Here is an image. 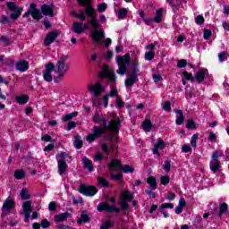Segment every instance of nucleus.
Wrapping results in <instances>:
<instances>
[{
	"label": "nucleus",
	"instance_id": "1",
	"mask_svg": "<svg viewBox=\"0 0 229 229\" xmlns=\"http://www.w3.org/2000/svg\"><path fill=\"white\" fill-rule=\"evenodd\" d=\"M118 69L116 71L117 74L120 76H124L126 71H128V64H130L131 72L128 75L125 81L126 87H131L134 83H137L139 74H140V70L139 69V60L137 58L131 60L130 54H125L123 56L117 55L115 57Z\"/></svg>",
	"mask_w": 229,
	"mask_h": 229
},
{
	"label": "nucleus",
	"instance_id": "2",
	"mask_svg": "<svg viewBox=\"0 0 229 229\" xmlns=\"http://www.w3.org/2000/svg\"><path fill=\"white\" fill-rule=\"evenodd\" d=\"M100 78L102 80L105 79L108 85H111V90L102 97V101L104 102V108H108V99H110V98H116V108H123L124 106V102L121 98V96H119V91L117 90V88L114 86L115 85V81L117 80L115 74H114L110 70H104L100 72Z\"/></svg>",
	"mask_w": 229,
	"mask_h": 229
},
{
	"label": "nucleus",
	"instance_id": "3",
	"mask_svg": "<svg viewBox=\"0 0 229 229\" xmlns=\"http://www.w3.org/2000/svg\"><path fill=\"white\" fill-rule=\"evenodd\" d=\"M80 4L84 6L86 10L84 11L88 17H90L91 20L89 23L92 26L93 30L91 31V38L96 46H99L101 40L105 38V34L99 26V22L96 19V10L90 4V0H77Z\"/></svg>",
	"mask_w": 229,
	"mask_h": 229
},
{
	"label": "nucleus",
	"instance_id": "4",
	"mask_svg": "<svg viewBox=\"0 0 229 229\" xmlns=\"http://www.w3.org/2000/svg\"><path fill=\"white\" fill-rule=\"evenodd\" d=\"M93 123L96 124H99L102 130L104 131H106V130H109L112 133H119V124H121V120H119V117H114L111 120L109 124H106V118L103 115V114L99 111H97L92 118Z\"/></svg>",
	"mask_w": 229,
	"mask_h": 229
},
{
	"label": "nucleus",
	"instance_id": "5",
	"mask_svg": "<svg viewBox=\"0 0 229 229\" xmlns=\"http://www.w3.org/2000/svg\"><path fill=\"white\" fill-rule=\"evenodd\" d=\"M88 90L92 94V103L93 106H97L99 108L101 106V96L102 92H105V87L101 84V82H97L95 84H89Z\"/></svg>",
	"mask_w": 229,
	"mask_h": 229
},
{
	"label": "nucleus",
	"instance_id": "6",
	"mask_svg": "<svg viewBox=\"0 0 229 229\" xmlns=\"http://www.w3.org/2000/svg\"><path fill=\"white\" fill-rule=\"evenodd\" d=\"M67 60V55H63L57 61L55 66H54V70L55 74H57V78H63V76L69 71L71 65L68 63H65Z\"/></svg>",
	"mask_w": 229,
	"mask_h": 229
},
{
	"label": "nucleus",
	"instance_id": "7",
	"mask_svg": "<svg viewBox=\"0 0 229 229\" xmlns=\"http://www.w3.org/2000/svg\"><path fill=\"white\" fill-rule=\"evenodd\" d=\"M98 212H116L119 214L121 209L115 208V199L111 198L107 202H100L98 206Z\"/></svg>",
	"mask_w": 229,
	"mask_h": 229
},
{
	"label": "nucleus",
	"instance_id": "8",
	"mask_svg": "<svg viewBox=\"0 0 229 229\" xmlns=\"http://www.w3.org/2000/svg\"><path fill=\"white\" fill-rule=\"evenodd\" d=\"M109 171H123V173L128 174V173H133L135 171V168H133V166H131L130 165H125L123 167V165H121V160L113 159L109 164Z\"/></svg>",
	"mask_w": 229,
	"mask_h": 229
},
{
	"label": "nucleus",
	"instance_id": "9",
	"mask_svg": "<svg viewBox=\"0 0 229 229\" xmlns=\"http://www.w3.org/2000/svg\"><path fill=\"white\" fill-rule=\"evenodd\" d=\"M223 157V152L215 151L211 157L209 163V168L212 171L213 174H217L221 171V161L219 157Z\"/></svg>",
	"mask_w": 229,
	"mask_h": 229
},
{
	"label": "nucleus",
	"instance_id": "10",
	"mask_svg": "<svg viewBox=\"0 0 229 229\" xmlns=\"http://www.w3.org/2000/svg\"><path fill=\"white\" fill-rule=\"evenodd\" d=\"M14 209L15 201H13V199H12L11 198H8L4 201V204L2 206V216H8V214H12Z\"/></svg>",
	"mask_w": 229,
	"mask_h": 229
},
{
	"label": "nucleus",
	"instance_id": "11",
	"mask_svg": "<svg viewBox=\"0 0 229 229\" xmlns=\"http://www.w3.org/2000/svg\"><path fill=\"white\" fill-rule=\"evenodd\" d=\"M30 15L36 21H40V19H42V13L37 9V4H30L29 10L23 14V17H30Z\"/></svg>",
	"mask_w": 229,
	"mask_h": 229
},
{
	"label": "nucleus",
	"instance_id": "12",
	"mask_svg": "<svg viewBox=\"0 0 229 229\" xmlns=\"http://www.w3.org/2000/svg\"><path fill=\"white\" fill-rule=\"evenodd\" d=\"M7 8L11 12H13V13H11V19H13V21H17V19L21 17V13H22V10H23L22 7L17 6L15 5L14 3H12V2L7 3Z\"/></svg>",
	"mask_w": 229,
	"mask_h": 229
},
{
	"label": "nucleus",
	"instance_id": "13",
	"mask_svg": "<svg viewBox=\"0 0 229 229\" xmlns=\"http://www.w3.org/2000/svg\"><path fill=\"white\" fill-rule=\"evenodd\" d=\"M133 199V195L130 191H123L121 194L120 207L122 210H128V203Z\"/></svg>",
	"mask_w": 229,
	"mask_h": 229
},
{
	"label": "nucleus",
	"instance_id": "14",
	"mask_svg": "<svg viewBox=\"0 0 229 229\" xmlns=\"http://www.w3.org/2000/svg\"><path fill=\"white\" fill-rule=\"evenodd\" d=\"M53 71L55 72V64L53 63H48L45 65V71L43 72V78L45 81H53Z\"/></svg>",
	"mask_w": 229,
	"mask_h": 229
},
{
	"label": "nucleus",
	"instance_id": "15",
	"mask_svg": "<svg viewBox=\"0 0 229 229\" xmlns=\"http://www.w3.org/2000/svg\"><path fill=\"white\" fill-rule=\"evenodd\" d=\"M79 191L84 196H96L98 194V189L95 186H89L87 184H81Z\"/></svg>",
	"mask_w": 229,
	"mask_h": 229
},
{
	"label": "nucleus",
	"instance_id": "16",
	"mask_svg": "<svg viewBox=\"0 0 229 229\" xmlns=\"http://www.w3.org/2000/svg\"><path fill=\"white\" fill-rule=\"evenodd\" d=\"M103 133H105L104 129H101L100 127H98V126H94L93 127V132L89 133L86 137V140L88 142H94V140H96V139H98V137H101V135H103Z\"/></svg>",
	"mask_w": 229,
	"mask_h": 229
},
{
	"label": "nucleus",
	"instance_id": "17",
	"mask_svg": "<svg viewBox=\"0 0 229 229\" xmlns=\"http://www.w3.org/2000/svg\"><path fill=\"white\" fill-rule=\"evenodd\" d=\"M89 26L90 23L83 24V22L75 21L72 27V31H73V33H77V35H81L85 30H89Z\"/></svg>",
	"mask_w": 229,
	"mask_h": 229
},
{
	"label": "nucleus",
	"instance_id": "18",
	"mask_svg": "<svg viewBox=\"0 0 229 229\" xmlns=\"http://www.w3.org/2000/svg\"><path fill=\"white\" fill-rule=\"evenodd\" d=\"M102 151H104V153L106 155H115V153H117V145L115 144H106L104 143L102 145Z\"/></svg>",
	"mask_w": 229,
	"mask_h": 229
},
{
	"label": "nucleus",
	"instance_id": "19",
	"mask_svg": "<svg viewBox=\"0 0 229 229\" xmlns=\"http://www.w3.org/2000/svg\"><path fill=\"white\" fill-rule=\"evenodd\" d=\"M23 214L25 216V223H29L31 216V201H25L22 205Z\"/></svg>",
	"mask_w": 229,
	"mask_h": 229
},
{
	"label": "nucleus",
	"instance_id": "20",
	"mask_svg": "<svg viewBox=\"0 0 229 229\" xmlns=\"http://www.w3.org/2000/svg\"><path fill=\"white\" fill-rule=\"evenodd\" d=\"M208 78V70L207 69H201L199 70L196 75H195V80L197 81L198 83H203L205 80Z\"/></svg>",
	"mask_w": 229,
	"mask_h": 229
},
{
	"label": "nucleus",
	"instance_id": "21",
	"mask_svg": "<svg viewBox=\"0 0 229 229\" xmlns=\"http://www.w3.org/2000/svg\"><path fill=\"white\" fill-rule=\"evenodd\" d=\"M165 148V143H164V140L158 139L157 144L154 146L152 149V153L157 155V157H160V153L158 151H162Z\"/></svg>",
	"mask_w": 229,
	"mask_h": 229
},
{
	"label": "nucleus",
	"instance_id": "22",
	"mask_svg": "<svg viewBox=\"0 0 229 229\" xmlns=\"http://www.w3.org/2000/svg\"><path fill=\"white\" fill-rule=\"evenodd\" d=\"M58 37V32L52 31L46 37L44 44L45 46H51L55 42V39Z\"/></svg>",
	"mask_w": 229,
	"mask_h": 229
},
{
	"label": "nucleus",
	"instance_id": "23",
	"mask_svg": "<svg viewBox=\"0 0 229 229\" xmlns=\"http://www.w3.org/2000/svg\"><path fill=\"white\" fill-rule=\"evenodd\" d=\"M16 69L17 71H20V72H26V71L30 69V64L25 60L19 61L16 64Z\"/></svg>",
	"mask_w": 229,
	"mask_h": 229
},
{
	"label": "nucleus",
	"instance_id": "24",
	"mask_svg": "<svg viewBox=\"0 0 229 229\" xmlns=\"http://www.w3.org/2000/svg\"><path fill=\"white\" fill-rule=\"evenodd\" d=\"M54 10H55V8L53 7V5L43 4L41 6V12H42L43 15H47L48 17H53Z\"/></svg>",
	"mask_w": 229,
	"mask_h": 229
},
{
	"label": "nucleus",
	"instance_id": "25",
	"mask_svg": "<svg viewBox=\"0 0 229 229\" xmlns=\"http://www.w3.org/2000/svg\"><path fill=\"white\" fill-rule=\"evenodd\" d=\"M58 173L62 176L67 172V163L64 159H58Z\"/></svg>",
	"mask_w": 229,
	"mask_h": 229
},
{
	"label": "nucleus",
	"instance_id": "26",
	"mask_svg": "<svg viewBox=\"0 0 229 229\" xmlns=\"http://www.w3.org/2000/svg\"><path fill=\"white\" fill-rule=\"evenodd\" d=\"M70 216L71 214L69 213H61L54 216V221L55 223H64V221H67Z\"/></svg>",
	"mask_w": 229,
	"mask_h": 229
},
{
	"label": "nucleus",
	"instance_id": "27",
	"mask_svg": "<svg viewBox=\"0 0 229 229\" xmlns=\"http://www.w3.org/2000/svg\"><path fill=\"white\" fill-rule=\"evenodd\" d=\"M14 99L16 103H18V105H26V103L30 101V97L27 95H20V96L14 97Z\"/></svg>",
	"mask_w": 229,
	"mask_h": 229
},
{
	"label": "nucleus",
	"instance_id": "28",
	"mask_svg": "<svg viewBox=\"0 0 229 229\" xmlns=\"http://www.w3.org/2000/svg\"><path fill=\"white\" fill-rule=\"evenodd\" d=\"M82 163L85 167V169H88L89 173H92L94 171V166L92 165V161H90L88 157H83L82 158Z\"/></svg>",
	"mask_w": 229,
	"mask_h": 229
},
{
	"label": "nucleus",
	"instance_id": "29",
	"mask_svg": "<svg viewBox=\"0 0 229 229\" xmlns=\"http://www.w3.org/2000/svg\"><path fill=\"white\" fill-rule=\"evenodd\" d=\"M162 17H164V10L157 9L156 11V16L153 19L154 22H157V24L162 22Z\"/></svg>",
	"mask_w": 229,
	"mask_h": 229
},
{
	"label": "nucleus",
	"instance_id": "30",
	"mask_svg": "<svg viewBox=\"0 0 229 229\" xmlns=\"http://www.w3.org/2000/svg\"><path fill=\"white\" fill-rule=\"evenodd\" d=\"M147 183L149 185L151 191H157V179L154 176H149L147 179Z\"/></svg>",
	"mask_w": 229,
	"mask_h": 229
},
{
	"label": "nucleus",
	"instance_id": "31",
	"mask_svg": "<svg viewBox=\"0 0 229 229\" xmlns=\"http://www.w3.org/2000/svg\"><path fill=\"white\" fill-rule=\"evenodd\" d=\"M184 117H183V113L182 112V110H177L176 111V124L178 126H180L181 124H183V121H184Z\"/></svg>",
	"mask_w": 229,
	"mask_h": 229
},
{
	"label": "nucleus",
	"instance_id": "32",
	"mask_svg": "<svg viewBox=\"0 0 229 229\" xmlns=\"http://www.w3.org/2000/svg\"><path fill=\"white\" fill-rule=\"evenodd\" d=\"M20 196L23 201H26V199H30L31 198V195H30V192L28 191V189L23 188L20 193Z\"/></svg>",
	"mask_w": 229,
	"mask_h": 229
},
{
	"label": "nucleus",
	"instance_id": "33",
	"mask_svg": "<svg viewBox=\"0 0 229 229\" xmlns=\"http://www.w3.org/2000/svg\"><path fill=\"white\" fill-rule=\"evenodd\" d=\"M166 3H168L170 4V6L174 7V6H180V5H183V3H185V0H166Z\"/></svg>",
	"mask_w": 229,
	"mask_h": 229
},
{
	"label": "nucleus",
	"instance_id": "34",
	"mask_svg": "<svg viewBox=\"0 0 229 229\" xmlns=\"http://www.w3.org/2000/svg\"><path fill=\"white\" fill-rule=\"evenodd\" d=\"M126 15H128V9L122 8L118 11V19L123 21V19H126Z\"/></svg>",
	"mask_w": 229,
	"mask_h": 229
},
{
	"label": "nucleus",
	"instance_id": "35",
	"mask_svg": "<svg viewBox=\"0 0 229 229\" xmlns=\"http://www.w3.org/2000/svg\"><path fill=\"white\" fill-rule=\"evenodd\" d=\"M228 57L229 55L225 51L218 54V61L220 64H223V62H226V60H228Z\"/></svg>",
	"mask_w": 229,
	"mask_h": 229
},
{
	"label": "nucleus",
	"instance_id": "36",
	"mask_svg": "<svg viewBox=\"0 0 229 229\" xmlns=\"http://www.w3.org/2000/svg\"><path fill=\"white\" fill-rule=\"evenodd\" d=\"M72 15L77 17L79 21H85V19H87V16L85 15V11H80L79 13L73 12Z\"/></svg>",
	"mask_w": 229,
	"mask_h": 229
},
{
	"label": "nucleus",
	"instance_id": "37",
	"mask_svg": "<svg viewBox=\"0 0 229 229\" xmlns=\"http://www.w3.org/2000/svg\"><path fill=\"white\" fill-rule=\"evenodd\" d=\"M152 126H153V124L151 123V121H149V120H146L142 124V128H143L144 131H151Z\"/></svg>",
	"mask_w": 229,
	"mask_h": 229
},
{
	"label": "nucleus",
	"instance_id": "38",
	"mask_svg": "<svg viewBox=\"0 0 229 229\" xmlns=\"http://www.w3.org/2000/svg\"><path fill=\"white\" fill-rule=\"evenodd\" d=\"M74 146L77 149H81L83 146V140H81L80 136L75 137Z\"/></svg>",
	"mask_w": 229,
	"mask_h": 229
},
{
	"label": "nucleus",
	"instance_id": "39",
	"mask_svg": "<svg viewBox=\"0 0 229 229\" xmlns=\"http://www.w3.org/2000/svg\"><path fill=\"white\" fill-rule=\"evenodd\" d=\"M228 212V204L225 202L220 204V214L219 216H225Z\"/></svg>",
	"mask_w": 229,
	"mask_h": 229
},
{
	"label": "nucleus",
	"instance_id": "40",
	"mask_svg": "<svg viewBox=\"0 0 229 229\" xmlns=\"http://www.w3.org/2000/svg\"><path fill=\"white\" fill-rule=\"evenodd\" d=\"M182 79L186 80L187 81H191V83H193V81H194V76H192L188 72H182Z\"/></svg>",
	"mask_w": 229,
	"mask_h": 229
},
{
	"label": "nucleus",
	"instance_id": "41",
	"mask_svg": "<svg viewBox=\"0 0 229 229\" xmlns=\"http://www.w3.org/2000/svg\"><path fill=\"white\" fill-rule=\"evenodd\" d=\"M89 221V215L83 212L81 216V218L77 221L78 225H81V223H87Z\"/></svg>",
	"mask_w": 229,
	"mask_h": 229
},
{
	"label": "nucleus",
	"instance_id": "42",
	"mask_svg": "<svg viewBox=\"0 0 229 229\" xmlns=\"http://www.w3.org/2000/svg\"><path fill=\"white\" fill-rule=\"evenodd\" d=\"M76 115H78V112H73V113L65 114V115L63 117V121H64V122L71 121V119L76 117Z\"/></svg>",
	"mask_w": 229,
	"mask_h": 229
},
{
	"label": "nucleus",
	"instance_id": "43",
	"mask_svg": "<svg viewBox=\"0 0 229 229\" xmlns=\"http://www.w3.org/2000/svg\"><path fill=\"white\" fill-rule=\"evenodd\" d=\"M24 176H25L24 171L22 170H17L14 172V178H16V180H22Z\"/></svg>",
	"mask_w": 229,
	"mask_h": 229
},
{
	"label": "nucleus",
	"instance_id": "44",
	"mask_svg": "<svg viewBox=\"0 0 229 229\" xmlns=\"http://www.w3.org/2000/svg\"><path fill=\"white\" fill-rule=\"evenodd\" d=\"M199 137V135L198 133L192 135L191 140V145L192 148H196Z\"/></svg>",
	"mask_w": 229,
	"mask_h": 229
},
{
	"label": "nucleus",
	"instance_id": "45",
	"mask_svg": "<svg viewBox=\"0 0 229 229\" xmlns=\"http://www.w3.org/2000/svg\"><path fill=\"white\" fill-rule=\"evenodd\" d=\"M57 158H59V160H64V162L67 160H71V157H69L65 152L59 153Z\"/></svg>",
	"mask_w": 229,
	"mask_h": 229
},
{
	"label": "nucleus",
	"instance_id": "46",
	"mask_svg": "<svg viewBox=\"0 0 229 229\" xmlns=\"http://www.w3.org/2000/svg\"><path fill=\"white\" fill-rule=\"evenodd\" d=\"M155 58V53L153 51H148L145 53V60L151 61Z\"/></svg>",
	"mask_w": 229,
	"mask_h": 229
},
{
	"label": "nucleus",
	"instance_id": "47",
	"mask_svg": "<svg viewBox=\"0 0 229 229\" xmlns=\"http://www.w3.org/2000/svg\"><path fill=\"white\" fill-rule=\"evenodd\" d=\"M111 173V178L113 180H115L116 182H119L123 178V174H114V171H110Z\"/></svg>",
	"mask_w": 229,
	"mask_h": 229
},
{
	"label": "nucleus",
	"instance_id": "48",
	"mask_svg": "<svg viewBox=\"0 0 229 229\" xmlns=\"http://www.w3.org/2000/svg\"><path fill=\"white\" fill-rule=\"evenodd\" d=\"M98 182L102 187H108V181L103 177H98Z\"/></svg>",
	"mask_w": 229,
	"mask_h": 229
},
{
	"label": "nucleus",
	"instance_id": "49",
	"mask_svg": "<svg viewBox=\"0 0 229 229\" xmlns=\"http://www.w3.org/2000/svg\"><path fill=\"white\" fill-rule=\"evenodd\" d=\"M171 182V178L167 175L161 176V184L167 185Z\"/></svg>",
	"mask_w": 229,
	"mask_h": 229
},
{
	"label": "nucleus",
	"instance_id": "50",
	"mask_svg": "<svg viewBox=\"0 0 229 229\" xmlns=\"http://www.w3.org/2000/svg\"><path fill=\"white\" fill-rule=\"evenodd\" d=\"M177 67L179 69H183V67H187V61L185 59H181L177 62Z\"/></svg>",
	"mask_w": 229,
	"mask_h": 229
},
{
	"label": "nucleus",
	"instance_id": "51",
	"mask_svg": "<svg viewBox=\"0 0 229 229\" xmlns=\"http://www.w3.org/2000/svg\"><path fill=\"white\" fill-rule=\"evenodd\" d=\"M195 22L196 24H198L199 26H201V24H203V22H205V18H203V15H198L195 18Z\"/></svg>",
	"mask_w": 229,
	"mask_h": 229
},
{
	"label": "nucleus",
	"instance_id": "52",
	"mask_svg": "<svg viewBox=\"0 0 229 229\" xmlns=\"http://www.w3.org/2000/svg\"><path fill=\"white\" fill-rule=\"evenodd\" d=\"M162 108L165 110V112H171V102L163 103Z\"/></svg>",
	"mask_w": 229,
	"mask_h": 229
},
{
	"label": "nucleus",
	"instance_id": "53",
	"mask_svg": "<svg viewBox=\"0 0 229 229\" xmlns=\"http://www.w3.org/2000/svg\"><path fill=\"white\" fill-rule=\"evenodd\" d=\"M203 218L201 216H196L193 225L196 226H201Z\"/></svg>",
	"mask_w": 229,
	"mask_h": 229
},
{
	"label": "nucleus",
	"instance_id": "54",
	"mask_svg": "<svg viewBox=\"0 0 229 229\" xmlns=\"http://www.w3.org/2000/svg\"><path fill=\"white\" fill-rule=\"evenodd\" d=\"M204 39L205 40H208L210 38V37H212V30H204Z\"/></svg>",
	"mask_w": 229,
	"mask_h": 229
},
{
	"label": "nucleus",
	"instance_id": "55",
	"mask_svg": "<svg viewBox=\"0 0 229 229\" xmlns=\"http://www.w3.org/2000/svg\"><path fill=\"white\" fill-rule=\"evenodd\" d=\"M186 128H188V130H194V128H196V123H194V121L189 120L186 124Z\"/></svg>",
	"mask_w": 229,
	"mask_h": 229
},
{
	"label": "nucleus",
	"instance_id": "56",
	"mask_svg": "<svg viewBox=\"0 0 229 229\" xmlns=\"http://www.w3.org/2000/svg\"><path fill=\"white\" fill-rule=\"evenodd\" d=\"M182 153H192V148H191V146L189 145H183L182 147Z\"/></svg>",
	"mask_w": 229,
	"mask_h": 229
},
{
	"label": "nucleus",
	"instance_id": "57",
	"mask_svg": "<svg viewBox=\"0 0 229 229\" xmlns=\"http://www.w3.org/2000/svg\"><path fill=\"white\" fill-rule=\"evenodd\" d=\"M208 139H209L210 142H216L217 136L213 131H210Z\"/></svg>",
	"mask_w": 229,
	"mask_h": 229
},
{
	"label": "nucleus",
	"instance_id": "58",
	"mask_svg": "<svg viewBox=\"0 0 229 229\" xmlns=\"http://www.w3.org/2000/svg\"><path fill=\"white\" fill-rule=\"evenodd\" d=\"M164 169L165 171H166V173H169V171H171V161H165Z\"/></svg>",
	"mask_w": 229,
	"mask_h": 229
},
{
	"label": "nucleus",
	"instance_id": "59",
	"mask_svg": "<svg viewBox=\"0 0 229 229\" xmlns=\"http://www.w3.org/2000/svg\"><path fill=\"white\" fill-rule=\"evenodd\" d=\"M110 226H112V222L107 221L100 225V229H110Z\"/></svg>",
	"mask_w": 229,
	"mask_h": 229
},
{
	"label": "nucleus",
	"instance_id": "60",
	"mask_svg": "<svg viewBox=\"0 0 229 229\" xmlns=\"http://www.w3.org/2000/svg\"><path fill=\"white\" fill-rule=\"evenodd\" d=\"M105 10H106V4H99L98 5V11L99 12V13H103Z\"/></svg>",
	"mask_w": 229,
	"mask_h": 229
},
{
	"label": "nucleus",
	"instance_id": "61",
	"mask_svg": "<svg viewBox=\"0 0 229 229\" xmlns=\"http://www.w3.org/2000/svg\"><path fill=\"white\" fill-rule=\"evenodd\" d=\"M160 208H174V205L172 203H164L160 206Z\"/></svg>",
	"mask_w": 229,
	"mask_h": 229
},
{
	"label": "nucleus",
	"instance_id": "62",
	"mask_svg": "<svg viewBox=\"0 0 229 229\" xmlns=\"http://www.w3.org/2000/svg\"><path fill=\"white\" fill-rule=\"evenodd\" d=\"M48 210H50V212H55V210H56V203L55 202H50L48 205Z\"/></svg>",
	"mask_w": 229,
	"mask_h": 229
},
{
	"label": "nucleus",
	"instance_id": "63",
	"mask_svg": "<svg viewBox=\"0 0 229 229\" xmlns=\"http://www.w3.org/2000/svg\"><path fill=\"white\" fill-rule=\"evenodd\" d=\"M49 225L50 224H49V221H47V219L42 220L41 222L42 228H49Z\"/></svg>",
	"mask_w": 229,
	"mask_h": 229
},
{
	"label": "nucleus",
	"instance_id": "64",
	"mask_svg": "<svg viewBox=\"0 0 229 229\" xmlns=\"http://www.w3.org/2000/svg\"><path fill=\"white\" fill-rule=\"evenodd\" d=\"M57 229H74V228H72L69 225H65L61 224V225H57Z\"/></svg>",
	"mask_w": 229,
	"mask_h": 229
}]
</instances>
